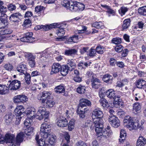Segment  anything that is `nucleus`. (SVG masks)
Here are the masks:
<instances>
[{"mask_svg": "<svg viewBox=\"0 0 146 146\" xmlns=\"http://www.w3.org/2000/svg\"><path fill=\"white\" fill-rule=\"evenodd\" d=\"M35 110L33 107H31V108H28L25 113L27 115H29L32 118L35 117L36 119L41 120L44 118V121L47 122L48 118L49 112L46 111L45 108L44 107H39L38 111L35 115Z\"/></svg>", "mask_w": 146, "mask_h": 146, "instance_id": "nucleus-1", "label": "nucleus"}, {"mask_svg": "<svg viewBox=\"0 0 146 146\" xmlns=\"http://www.w3.org/2000/svg\"><path fill=\"white\" fill-rule=\"evenodd\" d=\"M66 24L61 23L58 24L57 23H54L50 25L44 26L42 25V29L45 31H48L52 28H58L56 31V34L58 36L64 35L65 33V31L64 29L66 27Z\"/></svg>", "mask_w": 146, "mask_h": 146, "instance_id": "nucleus-2", "label": "nucleus"}, {"mask_svg": "<svg viewBox=\"0 0 146 146\" xmlns=\"http://www.w3.org/2000/svg\"><path fill=\"white\" fill-rule=\"evenodd\" d=\"M123 122L124 125L130 130L136 129L137 128L138 123L133 122L132 118L130 116H126Z\"/></svg>", "mask_w": 146, "mask_h": 146, "instance_id": "nucleus-3", "label": "nucleus"}, {"mask_svg": "<svg viewBox=\"0 0 146 146\" xmlns=\"http://www.w3.org/2000/svg\"><path fill=\"white\" fill-rule=\"evenodd\" d=\"M93 125L95 128V130L97 134L99 132L102 131L103 128V121L102 118L92 119Z\"/></svg>", "mask_w": 146, "mask_h": 146, "instance_id": "nucleus-4", "label": "nucleus"}, {"mask_svg": "<svg viewBox=\"0 0 146 146\" xmlns=\"http://www.w3.org/2000/svg\"><path fill=\"white\" fill-rule=\"evenodd\" d=\"M51 130L50 126L48 123H43L40 127V134L42 137V138H44L47 136Z\"/></svg>", "mask_w": 146, "mask_h": 146, "instance_id": "nucleus-5", "label": "nucleus"}, {"mask_svg": "<svg viewBox=\"0 0 146 146\" xmlns=\"http://www.w3.org/2000/svg\"><path fill=\"white\" fill-rule=\"evenodd\" d=\"M109 121L112 127L117 128L120 125V122L118 118L115 115L111 114L109 116Z\"/></svg>", "mask_w": 146, "mask_h": 146, "instance_id": "nucleus-6", "label": "nucleus"}, {"mask_svg": "<svg viewBox=\"0 0 146 146\" xmlns=\"http://www.w3.org/2000/svg\"><path fill=\"white\" fill-rule=\"evenodd\" d=\"M10 83L9 87L11 90H16L19 89L21 87V83L20 81L17 80H14L11 81H9Z\"/></svg>", "mask_w": 146, "mask_h": 146, "instance_id": "nucleus-7", "label": "nucleus"}, {"mask_svg": "<svg viewBox=\"0 0 146 146\" xmlns=\"http://www.w3.org/2000/svg\"><path fill=\"white\" fill-rule=\"evenodd\" d=\"M28 98L26 96L23 95L15 96L13 98V102L15 104L25 102L28 100Z\"/></svg>", "mask_w": 146, "mask_h": 146, "instance_id": "nucleus-8", "label": "nucleus"}, {"mask_svg": "<svg viewBox=\"0 0 146 146\" xmlns=\"http://www.w3.org/2000/svg\"><path fill=\"white\" fill-rule=\"evenodd\" d=\"M68 124V120L65 117L61 116L57 119L56 124L60 127H64L67 126Z\"/></svg>", "mask_w": 146, "mask_h": 146, "instance_id": "nucleus-9", "label": "nucleus"}, {"mask_svg": "<svg viewBox=\"0 0 146 146\" xmlns=\"http://www.w3.org/2000/svg\"><path fill=\"white\" fill-rule=\"evenodd\" d=\"M33 35L32 32L27 33L25 34L24 36L21 38V41L25 42H33L35 39L32 37Z\"/></svg>", "mask_w": 146, "mask_h": 146, "instance_id": "nucleus-10", "label": "nucleus"}, {"mask_svg": "<svg viewBox=\"0 0 146 146\" xmlns=\"http://www.w3.org/2000/svg\"><path fill=\"white\" fill-rule=\"evenodd\" d=\"M84 8L85 6L83 4L76 1H74L72 11L76 12L78 11H82L84 10Z\"/></svg>", "mask_w": 146, "mask_h": 146, "instance_id": "nucleus-11", "label": "nucleus"}, {"mask_svg": "<svg viewBox=\"0 0 146 146\" xmlns=\"http://www.w3.org/2000/svg\"><path fill=\"white\" fill-rule=\"evenodd\" d=\"M14 117V115L11 113H8L4 117L3 120L4 124L7 125H10Z\"/></svg>", "mask_w": 146, "mask_h": 146, "instance_id": "nucleus-12", "label": "nucleus"}, {"mask_svg": "<svg viewBox=\"0 0 146 146\" xmlns=\"http://www.w3.org/2000/svg\"><path fill=\"white\" fill-rule=\"evenodd\" d=\"M103 116L102 112L99 108L95 109L92 113V119L102 118Z\"/></svg>", "mask_w": 146, "mask_h": 146, "instance_id": "nucleus-13", "label": "nucleus"}, {"mask_svg": "<svg viewBox=\"0 0 146 146\" xmlns=\"http://www.w3.org/2000/svg\"><path fill=\"white\" fill-rule=\"evenodd\" d=\"M91 105V103L90 101L87 99L83 98L79 100L78 107L80 108H83L87 106H90Z\"/></svg>", "mask_w": 146, "mask_h": 146, "instance_id": "nucleus-14", "label": "nucleus"}, {"mask_svg": "<svg viewBox=\"0 0 146 146\" xmlns=\"http://www.w3.org/2000/svg\"><path fill=\"white\" fill-rule=\"evenodd\" d=\"M88 109L86 108H80L78 107L77 110V113L80 118H84L86 116V113Z\"/></svg>", "mask_w": 146, "mask_h": 146, "instance_id": "nucleus-15", "label": "nucleus"}, {"mask_svg": "<svg viewBox=\"0 0 146 146\" xmlns=\"http://www.w3.org/2000/svg\"><path fill=\"white\" fill-rule=\"evenodd\" d=\"M14 112L17 116H21L22 115H24V114L25 113V111L24 107L21 105L18 106L15 109Z\"/></svg>", "mask_w": 146, "mask_h": 146, "instance_id": "nucleus-16", "label": "nucleus"}, {"mask_svg": "<svg viewBox=\"0 0 146 146\" xmlns=\"http://www.w3.org/2000/svg\"><path fill=\"white\" fill-rule=\"evenodd\" d=\"M22 16L19 13H15L12 14L9 17V20L12 22H17L19 21V20L21 18Z\"/></svg>", "mask_w": 146, "mask_h": 146, "instance_id": "nucleus-17", "label": "nucleus"}, {"mask_svg": "<svg viewBox=\"0 0 146 146\" xmlns=\"http://www.w3.org/2000/svg\"><path fill=\"white\" fill-rule=\"evenodd\" d=\"M91 83L92 88L94 89H98L101 86L100 80L95 78H93L92 79Z\"/></svg>", "mask_w": 146, "mask_h": 146, "instance_id": "nucleus-18", "label": "nucleus"}, {"mask_svg": "<svg viewBox=\"0 0 146 146\" xmlns=\"http://www.w3.org/2000/svg\"><path fill=\"white\" fill-rule=\"evenodd\" d=\"M136 86L138 88L146 89V81L142 78L139 79L136 81Z\"/></svg>", "mask_w": 146, "mask_h": 146, "instance_id": "nucleus-19", "label": "nucleus"}, {"mask_svg": "<svg viewBox=\"0 0 146 146\" xmlns=\"http://www.w3.org/2000/svg\"><path fill=\"white\" fill-rule=\"evenodd\" d=\"M113 134L111 131H106V130H104L103 131H101L99 132L97 134V135L98 137H99L103 135L105 138L108 139L109 137H111Z\"/></svg>", "mask_w": 146, "mask_h": 146, "instance_id": "nucleus-20", "label": "nucleus"}, {"mask_svg": "<svg viewBox=\"0 0 146 146\" xmlns=\"http://www.w3.org/2000/svg\"><path fill=\"white\" fill-rule=\"evenodd\" d=\"M72 70L73 68H70L68 65H66L61 66L60 71L61 74L64 76L66 75L69 71H71Z\"/></svg>", "mask_w": 146, "mask_h": 146, "instance_id": "nucleus-21", "label": "nucleus"}, {"mask_svg": "<svg viewBox=\"0 0 146 146\" xmlns=\"http://www.w3.org/2000/svg\"><path fill=\"white\" fill-rule=\"evenodd\" d=\"M112 99L114 100L113 104L116 107L118 108L122 106V100L119 96L115 95L114 97H113Z\"/></svg>", "mask_w": 146, "mask_h": 146, "instance_id": "nucleus-22", "label": "nucleus"}, {"mask_svg": "<svg viewBox=\"0 0 146 146\" xmlns=\"http://www.w3.org/2000/svg\"><path fill=\"white\" fill-rule=\"evenodd\" d=\"M74 3V1H70L68 0H65L63 1L62 4V5L67 9H69L72 11Z\"/></svg>", "mask_w": 146, "mask_h": 146, "instance_id": "nucleus-23", "label": "nucleus"}, {"mask_svg": "<svg viewBox=\"0 0 146 146\" xmlns=\"http://www.w3.org/2000/svg\"><path fill=\"white\" fill-rule=\"evenodd\" d=\"M15 135L11 133H7L5 136V141L6 143H14Z\"/></svg>", "mask_w": 146, "mask_h": 146, "instance_id": "nucleus-24", "label": "nucleus"}, {"mask_svg": "<svg viewBox=\"0 0 146 146\" xmlns=\"http://www.w3.org/2000/svg\"><path fill=\"white\" fill-rule=\"evenodd\" d=\"M61 67V66L60 64L57 63H54L52 66L50 74H52L58 73L60 70Z\"/></svg>", "mask_w": 146, "mask_h": 146, "instance_id": "nucleus-25", "label": "nucleus"}, {"mask_svg": "<svg viewBox=\"0 0 146 146\" xmlns=\"http://www.w3.org/2000/svg\"><path fill=\"white\" fill-rule=\"evenodd\" d=\"M141 106L140 103L137 102L134 103L133 106V113L137 114L141 111Z\"/></svg>", "mask_w": 146, "mask_h": 146, "instance_id": "nucleus-26", "label": "nucleus"}, {"mask_svg": "<svg viewBox=\"0 0 146 146\" xmlns=\"http://www.w3.org/2000/svg\"><path fill=\"white\" fill-rule=\"evenodd\" d=\"M25 136V134L22 132L19 133L16 136L15 142L17 145H19L23 140V137Z\"/></svg>", "mask_w": 146, "mask_h": 146, "instance_id": "nucleus-27", "label": "nucleus"}, {"mask_svg": "<svg viewBox=\"0 0 146 146\" xmlns=\"http://www.w3.org/2000/svg\"><path fill=\"white\" fill-rule=\"evenodd\" d=\"M54 90L55 92L56 93H64V94L65 89V86L63 84H61L56 86L54 89Z\"/></svg>", "mask_w": 146, "mask_h": 146, "instance_id": "nucleus-28", "label": "nucleus"}, {"mask_svg": "<svg viewBox=\"0 0 146 146\" xmlns=\"http://www.w3.org/2000/svg\"><path fill=\"white\" fill-rule=\"evenodd\" d=\"M17 70L23 74L26 73L27 68L26 65L23 63H21L17 68Z\"/></svg>", "mask_w": 146, "mask_h": 146, "instance_id": "nucleus-29", "label": "nucleus"}, {"mask_svg": "<svg viewBox=\"0 0 146 146\" xmlns=\"http://www.w3.org/2000/svg\"><path fill=\"white\" fill-rule=\"evenodd\" d=\"M146 144V139L142 136L139 137L136 142V146H144Z\"/></svg>", "mask_w": 146, "mask_h": 146, "instance_id": "nucleus-30", "label": "nucleus"}, {"mask_svg": "<svg viewBox=\"0 0 146 146\" xmlns=\"http://www.w3.org/2000/svg\"><path fill=\"white\" fill-rule=\"evenodd\" d=\"M78 51L75 49L66 50L64 51V54L66 56H74L77 54Z\"/></svg>", "mask_w": 146, "mask_h": 146, "instance_id": "nucleus-31", "label": "nucleus"}, {"mask_svg": "<svg viewBox=\"0 0 146 146\" xmlns=\"http://www.w3.org/2000/svg\"><path fill=\"white\" fill-rule=\"evenodd\" d=\"M44 7L40 5H38L35 8V12L38 14V16L43 14Z\"/></svg>", "mask_w": 146, "mask_h": 146, "instance_id": "nucleus-32", "label": "nucleus"}, {"mask_svg": "<svg viewBox=\"0 0 146 146\" xmlns=\"http://www.w3.org/2000/svg\"><path fill=\"white\" fill-rule=\"evenodd\" d=\"M115 91L113 89L108 90L106 92V95L108 98L110 99H112L113 97H114L115 96Z\"/></svg>", "mask_w": 146, "mask_h": 146, "instance_id": "nucleus-33", "label": "nucleus"}, {"mask_svg": "<svg viewBox=\"0 0 146 146\" xmlns=\"http://www.w3.org/2000/svg\"><path fill=\"white\" fill-rule=\"evenodd\" d=\"M9 88L5 85L0 84V94H5L8 93Z\"/></svg>", "mask_w": 146, "mask_h": 146, "instance_id": "nucleus-34", "label": "nucleus"}, {"mask_svg": "<svg viewBox=\"0 0 146 146\" xmlns=\"http://www.w3.org/2000/svg\"><path fill=\"white\" fill-rule=\"evenodd\" d=\"M51 94L50 92L44 91L41 92L39 95V96L41 98H46L47 100L49 99L50 98V96Z\"/></svg>", "mask_w": 146, "mask_h": 146, "instance_id": "nucleus-35", "label": "nucleus"}, {"mask_svg": "<svg viewBox=\"0 0 146 146\" xmlns=\"http://www.w3.org/2000/svg\"><path fill=\"white\" fill-rule=\"evenodd\" d=\"M113 79V78L109 74H106L103 76L102 80L105 82L108 83L111 82Z\"/></svg>", "mask_w": 146, "mask_h": 146, "instance_id": "nucleus-36", "label": "nucleus"}, {"mask_svg": "<svg viewBox=\"0 0 146 146\" xmlns=\"http://www.w3.org/2000/svg\"><path fill=\"white\" fill-rule=\"evenodd\" d=\"M46 103L47 107L49 108H52L55 104V102L52 98H50L47 99Z\"/></svg>", "mask_w": 146, "mask_h": 146, "instance_id": "nucleus-37", "label": "nucleus"}, {"mask_svg": "<svg viewBox=\"0 0 146 146\" xmlns=\"http://www.w3.org/2000/svg\"><path fill=\"white\" fill-rule=\"evenodd\" d=\"M92 26L99 29L100 28L102 29L104 27V26L102 25L101 22H96L92 24Z\"/></svg>", "mask_w": 146, "mask_h": 146, "instance_id": "nucleus-38", "label": "nucleus"}, {"mask_svg": "<svg viewBox=\"0 0 146 146\" xmlns=\"http://www.w3.org/2000/svg\"><path fill=\"white\" fill-rule=\"evenodd\" d=\"M126 131L123 129L121 130L120 133V139H119V141L121 142H123L125 140V137L126 136Z\"/></svg>", "mask_w": 146, "mask_h": 146, "instance_id": "nucleus-39", "label": "nucleus"}, {"mask_svg": "<svg viewBox=\"0 0 146 146\" xmlns=\"http://www.w3.org/2000/svg\"><path fill=\"white\" fill-rule=\"evenodd\" d=\"M130 20L129 19H125L123 21L122 29L125 30L127 29L130 25Z\"/></svg>", "mask_w": 146, "mask_h": 146, "instance_id": "nucleus-40", "label": "nucleus"}, {"mask_svg": "<svg viewBox=\"0 0 146 146\" xmlns=\"http://www.w3.org/2000/svg\"><path fill=\"white\" fill-rule=\"evenodd\" d=\"M100 102L104 108H107L109 106L108 102L105 98L100 99Z\"/></svg>", "mask_w": 146, "mask_h": 146, "instance_id": "nucleus-41", "label": "nucleus"}, {"mask_svg": "<svg viewBox=\"0 0 146 146\" xmlns=\"http://www.w3.org/2000/svg\"><path fill=\"white\" fill-rule=\"evenodd\" d=\"M75 120L74 119H71L68 124V129L70 131H72L74 128Z\"/></svg>", "mask_w": 146, "mask_h": 146, "instance_id": "nucleus-42", "label": "nucleus"}, {"mask_svg": "<svg viewBox=\"0 0 146 146\" xmlns=\"http://www.w3.org/2000/svg\"><path fill=\"white\" fill-rule=\"evenodd\" d=\"M25 82L27 84L29 85L30 84L31 82V75L29 73L26 72L25 74Z\"/></svg>", "mask_w": 146, "mask_h": 146, "instance_id": "nucleus-43", "label": "nucleus"}, {"mask_svg": "<svg viewBox=\"0 0 146 146\" xmlns=\"http://www.w3.org/2000/svg\"><path fill=\"white\" fill-rule=\"evenodd\" d=\"M138 13L141 15H146V6L139 7L138 10Z\"/></svg>", "mask_w": 146, "mask_h": 146, "instance_id": "nucleus-44", "label": "nucleus"}, {"mask_svg": "<svg viewBox=\"0 0 146 146\" xmlns=\"http://www.w3.org/2000/svg\"><path fill=\"white\" fill-rule=\"evenodd\" d=\"M13 32L12 30L10 29H8L0 31V34L2 36L5 35H10Z\"/></svg>", "mask_w": 146, "mask_h": 146, "instance_id": "nucleus-45", "label": "nucleus"}, {"mask_svg": "<svg viewBox=\"0 0 146 146\" xmlns=\"http://www.w3.org/2000/svg\"><path fill=\"white\" fill-rule=\"evenodd\" d=\"M85 90V87L80 85L77 88V92L78 93L82 94L84 93Z\"/></svg>", "mask_w": 146, "mask_h": 146, "instance_id": "nucleus-46", "label": "nucleus"}, {"mask_svg": "<svg viewBox=\"0 0 146 146\" xmlns=\"http://www.w3.org/2000/svg\"><path fill=\"white\" fill-rule=\"evenodd\" d=\"M33 127H29L27 129H25L24 132L25 135H30L33 133Z\"/></svg>", "mask_w": 146, "mask_h": 146, "instance_id": "nucleus-47", "label": "nucleus"}, {"mask_svg": "<svg viewBox=\"0 0 146 146\" xmlns=\"http://www.w3.org/2000/svg\"><path fill=\"white\" fill-rule=\"evenodd\" d=\"M111 42L115 44H117L121 43L122 39L119 37L114 38H112L111 40Z\"/></svg>", "mask_w": 146, "mask_h": 146, "instance_id": "nucleus-48", "label": "nucleus"}, {"mask_svg": "<svg viewBox=\"0 0 146 146\" xmlns=\"http://www.w3.org/2000/svg\"><path fill=\"white\" fill-rule=\"evenodd\" d=\"M94 47H92L89 50V55L91 57H93L96 56V50L94 48Z\"/></svg>", "mask_w": 146, "mask_h": 146, "instance_id": "nucleus-49", "label": "nucleus"}, {"mask_svg": "<svg viewBox=\"0 0 146 146\" xmlns=\"http://www.w3.org/2000/svg\"><path fill=\"white\" fill-rule=\"evenodd\" d=\"M26 56L28 58L29 62L35 61L36 58L35 55H33L31 53H27L26 54Z\"/></svg>", "mask_w": 146, "mask_h": 146, "instance_id": "nucleus-50", "label": "nucleus"}, {"mask_svg": "<svg viewBox=\"0 0 146 146\" xmlns=\"http://www.w3.org/2000/svg\"><path fill=\"white\" fill-rule=\"evenodd\" d=\"M68 63H67V65H68V66H70V67L71 68H73V69L76 66V64L74 60H69L68 61Z\"/></svg>", "mask_w": 146, "mask_h": 146, "instance_id": "nucleus-51", "label": "nucleus"}, {"mask_svg": "<svg viewBox=\"0 0 146 146\" xmlns=\"http://www.w3.org/2000/svg\"><path fill=\"white\" fill-rule=\"evenodd\" d=\"M95 50L96 52L98 54H102L104 53V48L100 45L98 46Z\"/></svg>", "mask_w": 146, "mask_h": 146, "instance_id": "nucleus-52", "label": "nucleus"}, {"mask_svg": "<svg viewBox=\"0 0 146 146\" xmlns=\"http://www.w3.org/2000/svg\"><path fill=\"white\" fill-rule=\"evenodd\" d=\"M39 135L37 134L36 135L35 139L38 145H40V144H39L40 143L41 144V145L46 144L44 141H43V140L42 139H39Z\"/></svg>", "mask_w": 146, "mask_h": 146, "instance_id": "nucleus-53", "label": "nucleus"}, {"mask_svg": "<svg viewBox=\"0 0 146 146\" xmlns=\"http://www.w3.org/2000/svg\"><path fill=\"white\" fill-rule=\"evenodd\" d=\"M128 11V9L126 7H121L119 11V13L122 16L124 15L126 12Z\"/></svg>", "mask_w": 146, "mask_h": 146, "instance_id": "nucleus-54", "label": "nucleus"}, {"mask_svg": "<svg viewBox=\"0 0 146 146\" xmlns=\"http://www.w3.org/2000/svg\"><path fill=\"white\" fill-rule=\"evenodd\" d=\"M56 139V137L55 136L54 137L53 135H52L51 137H50L48 141V143L50 145H54V144L55 142Z\"/></svg>", "mask_w": 146, "mask_h": 146, "instance_id": "nucleus-55", "label": "nucleus"}, {"mask_svg": "<svg viewBox=\"0 0 146 146\" xmlns=\"http://www.w3.org/2000/svg\"><path fill=\"white\" fill-rule=\"evenodd\" d=\"M8 9L10 11H12L15 10L16 9V6L13 3H10L7 5Z\"/></svg>", "mask_w": 146, "mask_h": 146, "instance_id": "nucleus-56", "label": "nucleus"}, {"mask_svg": "<svg viewBox=\"0 0 146 146\" xmlns=\"http://www.w3.org/2000/svg\"><path fill=\"white\" fill-rule=\"evenodd\" d=\"M123 46L121 45H117L115 47V49L116 51L118 52H120L123 49Z\"/></svg>", "mask_w": 146, "mask_h": 146, "instance_id": "nucleus-57", "label": "nucleus"}, {"mask_svg": "<svg viewBox=\"0 0 146 146\" xmlns=\"http://www.w3.org/2000/svg\"><path fill=\"white\" fill-rule=\"evenodd\" d=\"M31 21L29 19H26L24 22V27H29L31 26Z\"/></svg>", "mask_w": 146, "mask_h": 146, "instance_id": "nucleus-58", "label": "nucleus"}, {"mask_svg": "<svg viewBox=\"0 0 146 146\" xmlns=\"http://www.w3.org/2000/svg\"><path fill=\"white\" fill-rule=\"evenodd\" d=\"M4 68L6 70L11 71L13 68V67L11 64H7L4 65Z\"/></svg>", "mask_w": 146, "mask_h": 146, "instance_id": "nucleus-59", "label": "nucleus"}, {"mask_svg": "<svg viewBox=\"0 0 146 146\" xmlns=\"http://www.w3.org/2000/svg\"><path fill=\"white\" fill-rule=\"evenodd\" d=\"M92 123V121L89 120H86L84 124V127H88L91 126Z\"/></svg>", "mask_w": 146, "mask_h": 146, "instance_id": "nucleus-60", "label": "nucleus"}, {"mask_svg": "<svg viewBox=\"0 0 146 146\" xmlns=\"http://www.w3.org/2000/svg\"><path fill=\"white\" fill-rule=\"evenodd\" d=\"M89 49L88 47H83L80 49V52L81 54H84L85 52H88V50Z\"/></svg>", "mask_w": 146, "mask_h": 146, "instance_id": "nucleus-61", "label": "nucleus"}, {"mask_svg": "<svg viewBox=\"0 0 146 146\" xmlns=\"http://www.w3.org/2000/svg\"><path fill=\"white\" fill-rule=\"evenodd\" d=\"M70 136L68 132H66L65 133L64 137L68 143H69L70 141Z\"/></svg>", "mask_w": 146, "mask_h": 146, "instance_id": "nucleus-62", "label": "nucleus"}, {"mask_svg": "<svg viewBox=\"0 0 146 146\" xmlns=\"http://www.w3.org/2000/svg\"><path fill=\"white\" fill-rule=\"evenodd\" d=\"M110 64L112 66H114L117 62L115 59L113 58H111L110 59Z\"/></svg>", "mask_w": 146, "mask_h": 146, "instance_id": "nucleus-63", "label": "nucleus"}, {"mask_svg": "<svg viewBox=\"0 0 146 146\" xmlns=\"http://www.w3.org/2000/svg\"><path fill=\"white\" fill-rule=\"evenodd\" d=\"M75 146H88L86 143L83 141H80L77 142Z\"/></svg>", "mask_w": 146, "mask_h": 146, "instance_id": "nucleus-64", "label": "nucleus"}]
</instances>
